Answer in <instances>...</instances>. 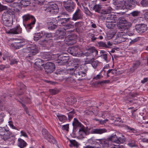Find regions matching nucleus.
<instances>
[{
    "label": "nucleus",
    "mask_w": 148,
    "mask_h": 148,
    "mask_svg": "<svg viewBox=\"0 0 148 148\" xmlns=\"http://www.w3.org/2000/svg\"><path fill=\"white\" fill-rule=\"evenodd\" d=\"M64 6L66 11L69 12H72L74 9L75 5L71 0H67L63 2Z\"/></svg>",
    "instance_id": "0eeeda50"
},
{
    "label": "nucleus",
    "mask_w": 148,
    "mask_h": 148,
    "mask_svg": "<svg viewBox=\"0 0 148 148\" xmlns=\"http://www.w3.org/2000/svg\"><path fill=\"white\" fill-rule=\"evenodd\" d=\"M110 136L107 139H102L96 140L99 141V145L103 148H107L110 146L112 140L110 139Z\"/></svg>",
    "instance_id": "1a4fd4ad"
},
{
    "label": "nucleus",
    "mask_w": 148,
    "mask_h": 148,
    "mask_svg": "<svg viewBox=\"0 0 148 148\" xmlns=\"http://www.w3.org/2000/svg\"><path fill=\"white\" fill-rule=\"evenodd\" d=\"M140 12L138 11H134L131 13L130 14L133 16H137L140 14Z\"/></svg>",
    "instance_id": "13d9d810"
},
{
    "label": "nucleus",
    "mask_w": 148,
    "mask_h": 148,
    "mask_svg": "<svg viewBox=\"0 0 148 148\" xmlns=\"http://www.w3.org/2000/svg\"><path fill=\"white\" fill-rule=\"evenodd\" d=\"M14 12L11 10H9L4 12L2 15V19L3 21H7V19L11 18V15L14 14Z\"/></svg>",
    "instance_id": "dca6fc26"
},
{
    "label": "nucleus",
    "mask_w": 148,
    "mask_h": 148,
    "mask_svg": "<svg viewBox=\"0 0 148 148\" xmlns=\"http://www.w3.org/2000/svg\"><path fill=\"white\" fill-rule=\"evenodd\" d=\"M80 128L79 129V132H82V133L85 134V135H86L87 132L88 131L87 128L85 129L84 126L81 125V126L79 127Z\"/></svg>",
    "instance_id": "c03bdc74"
},
{
    "label": "nucleus",
    "mask_w": 148,
    "mask_h": 148,
    "mask_svg": "<svg viewBox=\"0 0 148 148\" xmlns=\"http://www.w3.org/2000/svg\"><path fill=\"white\" fill-rule=\"evenodd\" d=\"M52 37V34L51 33H44L43 34V38H45V39L47 40L48 38L51 39Z\"/></svg>",
    "instance_id": "a19ab883"
},
{
    "label": "nucleus",
    "mask_w": 148,
    "mask_h": 148,
    "mask_svg": "<svg viewBox=\"0 0 148 148\" xmlns=\"http://www.w3.org/2000/svg\"><path fill=\"white\" fill-rule=\"evenodd\" d=\"M42 134L44 138L49 142L53 144L56 143V141L54 138L45 129H43L42 131Z\"/></svg>",
    "instance_id": "6e6552de"
},
{
    "label": "nucleus",
    "mask_w": 148,
    "mask_h": 148,
    "mask_svg": "<svg viewBox=\"0 0 148 148\" xmlns=\"http://www.w3.org/2000/svg\"><path fill=\"white\" fill-rule=\"evenodd\" d=\"M20 1V3L23 7L28 6L31 3V0H19Z\"/></svg>",
    "instance_id": "7c9ffc66"
},
{
    "label": "nucleus",
    "mask_w": 148,
    "mask_h": 148,
    "mask_svg": "<svg viewBox=\"0 0 148 148\" xmlns=\"http://www.w3.org/2000/svg\"><path fill=\"white\" fill-rule=\"evenodd\" d=\"M6 130L5 131L4 134L3 136V138L4 140H6L9 138L12 135V133L9 131L8 128L7 127Z\"/></svg>",
    "instance_id": "a878e982"
},
{
    "label": "nucleus",
    "mask_w": 148,
    "mask_h": 148,
    "mask_svg": "<svg viewBox=\"0 0 148 148\" xmlns=\"http://www.w3.org/2000/svg\"><path fill=\"white\" fill-rule=\"evenodd\" d=\"M70 19V18H60L58 19V24L59 25L63 26L65 29H73L74 28V25L68 23Z\"/></svg>",
    "instance_id": "39448f33"
},
{
    "label": "nucleus",
    "mask_w": 148,
    "mask_h": 148,
    "mask_svg": "<svg viewBox=\"0 0 148 148\" xmlns=\"http://www.w3.org/2000/svg\"><path fill=\"white\" fill-rule=\"evenodd\" d=\"M82 18L83 15L81 10L79 9H77L73 15L72 20L76 21L78 19H82Z\"/></svg>",
    "instance_id": "a211bd4d"
},
{
    "label": "nucleus",
    "mask_w": 148,
    "mask_h": 148,
    "mask_svg": "<svg viewBox=\"0 0 148 148\" xmlns=\"http://www.w3.org/2000/svg\"><path fill=\"white\" fill-rule=\"evenodd\" d=\"M44 68L45 71L47 73H51L54 71L55 65L52 62H48L45 65Z\"/></svg>",
    "instance_id": "9b49d317"
},
{
    "label": "nucleus",
    "mask_w": 148,
    "mask_h": 148,
    "mask_svg": "<svg viewBox=\"0 0 148 148\" xmlns=\"http://www.w3.org/2000/svg\"><path fill=\"white\" fill-rule=\"evenodd\" d=\"M45 58L47 59V60L51 59L52 54L49 52H45Z\"/></svg>",
    "instance_id": "a18cd8bd"
},
{
    "label": "nucleus",
    "mask_w": 148,
    "mask_h": 148,
    "mask_svg": "<svg viewBox=\"0 0 148 148\" xmlns=\"http://www.w3.org/2000/svg\"><path fill=\"white\" fill-rule=\"evenodd\" d=\"M60 17V18H70L69 15L65 12L62 13Z\"/></svg>",
    "instance_id": "bf43d9fd"
},
{
    "label": "nucleus",
    "mask_w": 148,
    "mask_h": 148,
    "mask_svg": "<svg viewBox=\"0 0 148 148\" xmlns=\"http://www.w3.org/2000/svg\"><path fill=\"white\" fill-rule=\"evenodd\" d=\"M36 21V19H34V20H32L31 22L30 23L27 24V26L26 27V28L29 29H31L32 28L33 25L35 24Z\"/></svg>",
    "instance_id": "58836bf2"
},
{
    "label": "nucleus",
    "mask_w": 148,
    "mask_h": 148,
    "mask_svg": "<svg viewBox=\"0 0 148 148\" xmlns=\"http://www.w3.org/2000/svg\"><path fill=\"white\" fill-rule=\"evenodd\" d=\"M84 10L85 13L88 16H91L92 15V13L90 11L87 7H84Z\"/></svg>",
    "instance_id": "de8ad7c7"
},
{
    "label": "nucleus",
    "mask_w": 148,
    "mask_h": 148,
    "mask_svg": "<svg viewBox=\"0 0 148 148\" xmlns=\"http://www.w3.org/2000/svg\"><path fill=\"white\" fill-rule=\"evenodd\" d=\"M108 71H110V74L111 75H114L116 73V70L115 69H110Z\"/></svg>",
    "instance_id": "338daca9"
},
{
    "label": "nucleus",
    "mask_w": 148,
    "mask_h": 148,
    "mask_svg": "<svg viewBox=\"0 0 148 148\" xmlns=\"http://www.w3.org/2000/svg\"><path fill=\"white\" fill-rule=\"evenodd\" d=\"M35 36H37L40 39L42 38H43V32L36 33L35 34Z\"/></svg>",
    "instance_id": "4d7b16f0"
},
{
    "label": "nucleus",
    "mask_w": 148,
    "mask_h": 148,
    "mask_svg": "<svg viewBox=\"0 0 148 148\" xmlns=\"http://www.w3.org/2000/svg\"><path fill=\"white\" fill-rule=\"evenodd\" d=\"M72 124L73 126V129L74 130H76L77 127H80L81 126V125H82V124L75 118L74 119V121Z\"/></svg>",
    "instance_id": "2f4dec72"
},
{
    "label": "nucleus",
    "mask_w": 148,
    "mask_h": 148,
    "mask_svg": "<svg viewBox=\"0 0 148 148\" xmlns=\"http://www.w3.org/2000/svg\"><path fill=\"white\" fill-rule=\"evenodd\" d=\"M69 129V125L68 124L62 125V129L65 130L67 131H68Z\"/></svg>",
    "instance_id": "680f3d73"
},
{
    "label": "nucleus",
    "mask_w": 148,
    "mask_h": 148,
    "mask_svg": "<svg viewBox=\"0 0 148 148\" xmlns=\"http://www.w3.org/2000/svg\"><path fill=\"white\" fill-rule=\"evenodd\" d=\"M140 3L143 7H148V0H142Z\"/></svg>",
    "instance_id": "09e8293b"
},
{
    "label": "nucleus",
    "mask_w": 148,
    "mask_h": 148,
    "mask_svg": "<svg viewBox=\"0 0 148 148\" xmlns=\"http://www.w3.org/2000/svg\"><path fill=\"white\" fill-rule=\"evenodd\" d=\"M131 26V23L127 22V20L123 16L119 18L117 20V26L119 29H121L122 31L128 30Z\"/></svg>",
    "instance_id": "f03ea898"
},
{
    "label": "nucleus",
    "mask_w": 148,
    "mask_h": 148,
    "mask_svg": "<svg viewBox=\"0 0 148 148\" xmlns=\"http://www.w3.org/2000/svg\"><path fill=\"white\" fill-rule=\"evenodd\" d=\"M24 50V52L27 53V54L25 57V59L29 62L33 59L32 56L35 55L38 52V47L35 45H31Z\"/></svg>",
    "instance_id": "f257e3e1"
},
{
    "label": "nucleus",
    "mask_w": 148,
    "mask_h": 148,
    "mask_svg": "<svg viewBox=\"0 0 148 148\" xmlns=\"http://www.w3.org/2000/svg\"><path fill=\"white\" fill-rule=\"evenodd\" d=\"M127 145L131 147H134L137 146V142L135 140L133 139H129Z\"/></svg>",
    "instance_id": "c756f323"
},
{
    "label": "nucleus",
    "mask_w": 148,
    "mask_h": 148,
    "mask_svg": "<svg viewBox=\"0 0 148 148\" xmlns=\"http://www.w3.org/2000/svg\"><path fill=\"white\" fill-rule=\"evenodd\" d=\"M69 142L70 143V144L69 145L70 147L74 146L77 147L78 146V143L75 140H69Z\"/></svg>",
    "instance_id": "e433bc0d"
},
{
    "label": "nucleus",
    "mask_w": 148,
    "mask_h": 148,
    "mask_svg": "<svg viewBox=\"0 0 148 148\" xmlns=\"http://www.w3.org/2000/svg\"><path fill=\"white\" fill-rule=\"evenodd\" d=\"M5 115L3 113H1L0 114V122H2L3 121V117Z\"/></svg>",
    "instance_id": "0e129e2a"
},
{
    "label": "nucleus",
    "mask_w": 148,
    "mask_h": 148,
    "mask_svg": "<svg viewBox=\"0 0 148 148\" xmlns=\"http://www.w3.org/2000/svg\"><path fill=\"white\" fill-rule=\"evenodd\" d=\"M135 28L137 32L140 34L144 32L148 29L147 25L144 24L136 25Z\"/></svg>",
    "instance_id": "9d476101"
},
{
    "label": "nucleus",
    "mask_w": 148,
    "mask_h": 148,
    "mask_svg": "<svg viewBox=\"0 0 148 148\" xmlns=\"http://www.w3.org/2000/svg\"><path fill=\"white\" fill-rule=\"evenodd\" d=\"M7 7L6 6L1 5L0 3V11H2L3 10H6Z\"/></svg>",
    "instance_id": "774afa93"
},
{
    "label": "nucleus",
    "mask_w": 148,
    "mask_h": 148,
    "mask_svg": "<svg viewBox=\"0 0 148 148\" xmlns=\"http://www.w3.org/2000/svg\"><path fill=\"white\" fill-rule=\"evenodd\" d=\"M77 69H78V67L77 66H75L74 68H71V69H68L67 70V73L71 75H73L74 74L75 75V71H77Z\"/></svg>",
    "instance_id": "72a5a7b5"
},
{
    "label": "nucleus",
    "mask_w": 148,
    "mask_h": 148,
    "mask_svg": "<svg viewBox=\"0 0 148 148\" xmlns=\"http://www.w3.org/2000/svg\"><path fill=\"white\" fill-rule=\"evenodd\" d=\"M140 37H138L136 38L135 39L131 40V41L130 42L129 45H134L135 43L138 42L140 40Z\"/></svg>",
    "instance_id": "37998d69"
},
{
    "label": "nucleus",
    "mask_w": 148,
    "mask_h": 148,
    "mask_svg": "<svg viewBox=\"0 0 148 148\" xmlns=\"http://www.w3.org/2000/svg\"><path fill=\"white\" fill-rule=\"evenodd\" d=\"M107 131L105 129H94L90 131L91 134H101L103 133L107 132Z\"/></svg>",
    "instance_id": "5701e85b"
},
{
    "label": "nucleus",
    "mask_w": 148,
    "mask_h": 148,
    "mask_svg": "<svg viewBox=\"0 0 148 148\" xmlns=\"http://www.w3.org/2000/svg\"><path fill=\"white\" fill-rule=\"evenodd\" d=\"M66 29L65 28L58 29L56 32V34L61 38H64L66 34Z\"/></svg>",
    "instance_id": "b1692460"
},
{
    "label": "nucleus",
    "mask_w": 148,
    "mask_h": 148,
    "mask_svg": "<svg viewBox=\"0 0 148 148\" xmlns=\"http://www.w3.org/2000/svg\"><path fill=\"white\" fill-rule=\"evenodd\" d=\"M47 23L48 25H51L50 27V28L52 30H53L56 29L57 26L56 25L52 24L53 22H52V21H50L49 22H47Z\"/></svg>",
    "instance_id": "603ef678"
},
{
    "label": "nucleus",
    "mask_w": 148,
    "mask_h": 148,
    "mask_svg": "<svg viewBox=\"0 0 148 148\" xmlns=\"http://www.w3.org/2000/svg\"><path fill=\"white\" fill-rule=\"evenodd\" d=\"M78 69H77V71H75V73L76 76L78 77L79 78H82V77H84L86 75V73L84 72L79 71H78V70L79 68L78 67Z\"/></svg>",
    "instance_id": "c85d7f7f"
},
{
    "label": "nucleus",
    "mask_w": 148,
    "mask_h": 148,
    "mask_svg": "<svg viewBox=\"0 0 148 148\" xmlns=\"http://www.w3.org/2000/svg\"><path fill=\"white\" fill-rule=\"evenodd\" d=\"M49 91L50 93L52 95H55L58 93L59 92L58 90L55 89H50Z\"/></svg>",
    "instance_id": "6e6d98bb"
},
{
    "label": "nucleus",
    "mask_w": 148,
    "mask_h": 148,
    "mask_svg": "<svg viewBox=\"0 0 148 148\" xmlns=\"http://www.w3.org/2000/svg\"><path fill=\"white\" fill-rule=\"evenodd\" d=\"M140 63L139 61H137L136 62L133 64V70L134 71L138 67L140 64Z\"/></svg>",
    "instance_id": "79ce46f5"
},
{
    "label": "nucleus",
    "mask_w": 148,
    "mask_h": 148,
    "mask_svg": "<svg viewBox=\"0 0 148 148\" xmlns=\"http://www.w3.org/2000/svg\"><path fill=\"white\" fill-rule=\"evenodd\" d=\"M114 22L111 21H109L108 20H106V27L108 29H112L115 26V24H114Z\"/></svg>",
    "instance_id": "473e14b6"
},
{
    "label": "nucleus",
    "mask_w": 148,
    "mask_h": 148,
    "mask_svg": "<svg viewBox=\"0 0 148 148\" xmlns=\"http://www.w3.org/2000/svg\"><path fill=\"white\" fill-rule=\"evenodd\" d=\"M74 114V110L72 109V110L70 111L68 114V116L69 120L70 121L72 118Z\"/></svg>",
    "instance_id": "8fccbe9b"
},
{
    "label": "nucleus",
    "mask_w": 148,
    "mask_h": 148,
    "mask_svg": "<svg viewBox=\"0 0 148 148\" xmlns=\"http://www.w3.org/2000/svg\"><path fill=\"white\" fill-rule=\"evenodd\" d=\"M85 63L86 64H91L92 66L95 69L99 64V62L97 60L95 61L94 57H92L90 59L87 58L85 61Z\"/></svg>",
    "instance_id": "4468645a"
},
{
    "label": "nucleus",
    "mask_w": 148,
    "mask_h": 148,
    "mask_svg": "<svg viewBox=\"0 0 148 148\" xmlns=\"http://www.w3.org/2000/svg\"><path fill=\"white\" fill-rule=\"evenodd\" d=\"M115 4L119 7V9L124 8L125 6V2L124 0H113Z\"/></svg>",
    "instance_id": "412c9836"
},
{
    "label": "nucleus",
    "mask_w": 148,
    "mask_h": 148,
    "mask_svg": "<svg viewBox=\"0 0 148 148\" xmlns=\"http://www.w3.org/2000/svg\"><path fill=\"white\" fill-rule=\"evenodd\" d=\"M126 35L125 32H118L116 34V40L117 42L120 43L125 41V38L124 36Z\"/></svg>",
    "instance_id": "2eb2a0df"
},
{
    "label": "nucleus",
    "mask_w": 148,
    "mask_h": 148,
    "mask_svg": "<svg viewBox=\"0 0 148 148\" xmlns=\"http://www.w3.org/2000/svg\"><path fill=\"white\" fill-rule=\"evenodd\" d=\"M22 32V29L18 25L13 28L10 29L8 32V33L13 34H19L21 33Z\"/></svg>",
    "instance_id": "f3484780"
},
{
    "label": "nucleus",
    "mask_w": 148,
    "mask_h": 148,
    "mask_svg": "<svg viewBox=\"0 0 148 148\" xmlns=\"http://www.w3.org/2000/svg\"><path fill=\"white\" fill-rule=\"evenodd\" d=\"M27 143L21 138L18 139V145L20 148H24L27 145Z\"/></svg>",
    "instance_id": "cd10ccee"
},
{
    "label": "nucleus",
    "mask_w": 148,
    "mask_h": 148,
    "mask_svg": "<svg viewBox=\"0 0 148 148\" xmlns=\"http://www.w3.org/2000/svg\"><path fill=\"white\" fill-rule=\"evenodd\" d=\"M39 44L40 45L45 44L46 46L48 47H51L53 45V40L51 39L41 40L39 41Z\"/></svg>",
    "instance_id": "6ab92c4d"
},
{
    "label": "nucleus",
    "mask_w": 148,
    "mask_h": 148,
    "mask_svg": "<svg viewBox=\"0 0 148 148\" xmlns=\"http://www.w3.org/2000/svg\"><path fill=\"white\" fill-rule=\"evenodd\" d=\"M7 127H0V135L3 136L4 134V132L6 130Z\"/></svg>",
    "instance_id": "864d4df0"
},
{
    "label": "nucleus",
    "mask_w": 148,
    "mask_h": 148,
    "mask_svg": "<svg viewBox=\"0 0 148 148\" xmlns=\"http://www.w3.org/2000/svg\"><path fill=\"white\" fill-rule=\"evenodd\" d=\"M117 20V17L116 15L114 13L111 14L108 16L106 20L111 21L115 23V21Z\"/></svg>",
    "instance_id": "bb28decb"
},
{
    "label": "nucleus",
    "mask_w": 148,
    "mask_h": 148,
    "mask_svg": "<svg viewBox=\"0 0 148 148\" xmlns=\"http://www.w3.org/2000/svg\"><path fill=\"white\" fill-rule=\"evenodd\" d=\"M127 129L129 130V131L130 133H136V131L134 130V128H131L128 126H127Z\"/></svg>",
    "instance_id": "052dcab7"
},
{
    "label": "nucleus",
    "mask_w": 148,
    "mask_h": 148,
    "mask_svg": "<svg viewBox=\"0 0 148 148\" xmlns=\"http://www.w3.org/2000/svg\"><path fill=\"white\" fill-rule=\"evenodd\" d=\"M44 10L46 12L55 14L58 12L59 8L58 5L56 3L49 2Z\"/></svg>",
    "instance_id": "7ed1b4c3"
},
{
    "label": "nucleus",
    "mask_w": 148,
    "mask_h": 148,
    "mask_svg": "<svg viewBox=\"0 0 148 148\" xmlns=\"http://www.w3.org/2000/svg\"><path fill=\"white\" fill-rule=\"evenodd\" d=\"M9 123V125L13 129H16V128L14 126V125L13 124V123L12 121H10L8 122Z\"/></svg>",
    "instance_id": "69168bd1"
},
{
    "label": "nucleus",
    "mask_w": 148,
    "mask_h": 148,
    "mask_svg": "<svg viewBox=\"0 0 148 148\" xmlns=\"http://www.w3.org/2000/svg\"><path fill=\"white\" fill-rule=\"evenodd\" d=\"M93 9L96 12H99L101 14L100 12L101 8L98 5H96L94 6Z\"/></svg>",
    "instance_id": "3c124183"
},
{
    "label": "nucleus",
    "mask_w": 148,
    "mask_h": 148,
    "mask_svg": "<svg viewBox=\"0 0 148 148\" xmlns=\"http://www.w3.org/2000/svg\"><path fill=\"white\" fill-rule=\"evenodd\" d=\"M79 50L80 49L78 46H75L69 48L67 51L69 53L74 56L80 57L84 55V53L82 52H79Z\"/></svg>",
    "instance_id": "423d86ee"
},
{
    "label": "nucleus",
    "mask_w": 148,
    "mask_h": 148,
    "mask_svg": "<svg viewBox=\"0 0 148 148\" xmlns=\"http://www.w3.org/2000/svg\"><path fill=\"white\" fill-rule=\"evenodd\" d=\"M34 2L36 4L39 5H43L45 1V0H34Z\"/></svg>",
    "instance_id": "5fc2aeb1"
},
{
    "label": "nucleus",
    "mask_w": 148,
    "mask_h": 148,
    "mask_svg": "<svg viewBox=\"0 0 148 148\" xmlns=\"http://www.w3.org/2000/svg\"><path fill=\"white\" fill-rule=\"evenodd\" d=\"M98 46L99 47L106 48L107 45L106 43L103 42H97Z\"/></svg>",
    "instance_id": "49530a36"
},
{
    "label": "nucleus",
    "mask_w": 148,
    "mask_h": 148,
    "mask_svg": "<svg viewBox=\"0 0 148 148\" xmlns=\"http://www.w3.org/2000/svg\"><path fill=\"white\" fill-rule=\"evenodd\" d=\"M22 43V42H14L12 43V45L15 49H18L23 46V45Z\"/></svg>",
    "instance_id": "c9c22d12"
},
{
    "label": "nucleus",
    "mask_w": 148,
    "mask_h": 148,
    "mask_svg": "<svg viewBox=\"0 0 148 148\" xmlns=\"http://www.w3.org/2000/svg\"><path fill=\"white\" fill-rule=\"evenodd\" d=\"M69 58L67 56H62L58 58L57 62L60 65L64 64L68 62Z\"/></svg>",
    "instance_id": "aec40b11"
},
{
    "label": "nucleus",
    "mask_w": 148,
    "mask_h": 148,
    "mask_svg": "<svg viewBox=\"0 0 148 148\" xmlns=\"http://www.w3.org/2000/svg\"><path fill=\"white\" fill-rule=\"evenodd\" d=\"M112 8L110 7H109L104 10H102L101 13L102 14H107L110 13L112 11Z\"/></svg>",
    "instance_id": "f704fd0d"
},
{
    "label": "nucleus",
    "mask_w": 148,
    "mask_h": 148,
    "mask_svg": "<svg viewBox=\"0 0 148 148\" xmlns=\"http://www.w3.org/2000/svg\"><path fill=\"white\" fill-rule=\"evenodd\" d=\"M4 25L6 26L9 27L11 25L12 23V19L11 18L7 19V21H3Z\"/></svg>",
    "instance_id": "4c0bfd02"
},
{
    "label": "nucleus",
    "mask_w": 148,
    "mask_h": 148,
    "mask_svg": "<svg viewBox=\"0 0 148 148\" xmlns=\"http://www.w3.org/2000/svg\"><path fill=\"white\" fill-rule=\"evenodd\" d=\"M87 52L84 53V55L86 56H90L91 55L92 56V57H94L97 54L98 51L94 47H91L87 49Z\"/></svg>",
    "instance_id": "f8f14e48"
},
{
    "label": "nucleus",
    "mask_w": 148,
    "mask_h": 148,
    "mask_svg": "<svg viewBox=\"0 0 148 148\" xmlns=\"http://www.w3.org/2000/svg\"><path fill=\"white\" fill-rule=\"evenodd\" d=\"M35 67L38 70L42 69V66L44 64L43 61L40 59H38L36 60V61L34 63Z\"/></svg>",
    "instance_id": "4be33fe9"
},
{
    "label": "nucleus",
    "mask_w": 148,
    "mask_h": 148,
    "mask_svg": "<svg viewBox=\"0 0 148 148\" xmlns=\"http://www.w3.org/2000/svg\"><path fill=\"white\" fill-rule=\"evenodd\" d=\"M110 139L112 140V142L118 144L123 143L125 140L124 136L121 133H118L117 136L116 134H112Z\"/></svg>",
    "instance_id": "20e7f679"
},
{
    "label": "nucleus",
    "mask_w": 148,
    "mask_h": 148,
    "mask_svg": "<svg viewBox=\"0 0 148 148\" xmlns=\"http://www.w3.org/2000/svg\"><path fill=\"white\" fill-rule=\"evenodd\" d=\"M18 86L20 88V89L21 90H22L23 88H25V86L22 83H18Z\"/></svg>",
    "instance_id": "e2e57ef3"
},
{
    "label": "nucleus",
    "mask_w": 148,
    "mask_h": 148,
    "mask_svg": "<svg viewBox=\"0 0 148 148\" xmlns=\"http://www.w3.org/2000/svg\"><path fill=\"white\" fill-rule=\"evenodd\" d=\"M57 116L59 120L61 122H64L67 119L66 117L63 115H57Z\"/></svg>",
    "instance_id": "ea45409f"
},
{
    "label": "nucleus",
    "mask_w": 148,
    "mask_h": 148,
    "mask_svg": "<svg viewBox=\"0 0 148 148\" xmlns=\"http://www.w3.org/2000/svg\"><path fill=\"white\" fill-rule=\"evenodd\" d=\"M22 18L23 23H26L30 20H32L36 19L34 17L29 14H27L23 16Z\"/></svg>",
    "instance_id": "393cba45"
},
{
    "label": "nucleus",
    "mask_w": 148,
    "mask_h": 148,
    "mask_svg": "<svg viewBox=\"0 0 148 148\" xmlns=\"http://www.w3.org/2000/svg\"><path fill=\"white\" fill-rule=\"evenodd\" d=\"M138 95V94L136 93H129L125 99V102L127 103H136V102L134 101H135L134 100H132L131 99L132 98L136 97Z\"/></svg>",
    "instance_id": "ddd939ff"
}]
</instances>
